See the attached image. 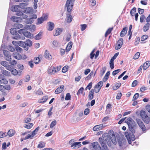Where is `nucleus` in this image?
<instances>
[{
    "instance_id": "nucleus-1",
    "label": "nucleus",
    "mask_w": 150,
    "mask_h": 150,
    "mask_svg": "<svg viewBox=\"0 0 150 150\" xmlns=\"http://www.w3.org/2000/svg\"><path fill=\"white\" fill-rule=\"evenodd\" d=\"M125 122L128 125L130 132H125V135L128 140L129 144L131 143V141H133L135 139V137L133 133L134 128L136 125V123L134 120L131 117H129L125 120Z\"/></svg>"
},
{
    "instance_id": "nucleus-2",
    "label": "nucleus",
    "mask_w": 150,
    "mask_h": 150,
    "mask_svg": "<svg viewBox=\"0 0 150 150\" xmlns=\"http://www.w3.org/2000/svg\"><path fill=\"white\" fill-rule=\"evenodd\" d=\"M103 140L105 141L104 142L109 146L111 145V141L114 144H116L117 143L115 137L113 132H112L111 134L110 132L108 134L107 133L104 134L103 135Z\"/></svg>"
},
{
    "instance_id": "nucleus-3",
    "label": "nucleus",
    "mask_w": 150,
    "mask_h": 150,
    "mask_svg": "<svg viewBox=\"0 0 150 150\" xmlns=\"http://www.w3.org/2000/svg\"><path fill=\"white\" fill-rule=\"evenodd\" d=\"M75 0H67L65 6V8H67V11L69 12H70L73 6V5Z\"/></svg>"
},
{
    "instance_id": "nucleus-4",
    "label": "nucleus",
    "mask_w": 150,
    "mask_h": 150,
    "mask_svg": "<svg viewBox=\"0 0 150 150\" xmlns=\"http://www.w3.org/2000/svg\"><path fill=\"white\" fill-rule=\"evenodd\" d=\"M140 116L144 122L148 124L149 122V119L145 111H141Z\"/></svg>"
},
{
    "instance_id": "nucleus-5",
    "label": "nucleus",
    "mask_w": 150,
    "mask_h": 150,
    "mask_svg": "<svg viewBox=\"0 0 150 150\" xmlns=\"http://www.w3.org/2000/svg\"><path fill=\"white\" fill-rule=\"evenodd\" d=\"M72 141V140H70L69 141V143L71 144V147L72 149H77L81 146V142H74L73 144H71Z\"/></svg>"
},
{
    "instance_id": "nucleus-6",
    "label": "nucleus",
    "mask_w": 150,
    "mask_h": 150,
    "mask_svg": "<svg viewBox=\"0 0 150 150\" xmlns=\"http://www.w3.org/2000/svg\"><path fill=\"white\" fill-rule=\"evenodd\" d=\"M48 18L47 15H43L42 17L39 18L38 19L37 24H40L42 23L44 21H46Z\"/></svg>"
},
{
    "instance_id": "nucleus-7",
    "label": "nucleus",
    "mask_w": 150,
    "mask_h": 150,
    "mask_svg": "<svg viewBox=\"0 0 150 150\" xmlns=\"http://www.w3.org/2000/svg\"><path fill=\"white\" fill-rule=\"evenodd\" d=\"M4 54L5 59L8 61H11V58L10 52L7 50H4Z\"/></svg>"
},
{
    "instance_id": "nucleus-8",
    "label": "nucleus",
    "mask_w": 150,
    "mask_h": 150,
    "mask_svg": "<svg viewBox=\"0 0 150 150\" xmlns=\"http://www.w3.org/2000/svg\"><path fill=\"white\" fill-rule=\"evenodd\" d=\"M123 40L122 38H120L118 41L115 46V49L117 50L121 48L122 45Z\"/></svg>"
},
{
    "instance_id": "nucleus-9",
    "label": "nucleus",
    "mask_w": 150,
    "mask_h": 150,
    "mask_svg": "<svg viewBox=\"0 0 150 150\" xmlns=\"http://www.w3.org/2000/svg\"><path fill=\"white\" fill-rule=\"evenodd\" d=\"M136 120L137 122L139 127L143 131H145L146 130V127L143 123L139 119H137Z\"/></svg>"
},
{
    "instance_id": "nucleus-10",
    "label": "nucleus",
    "mask_w": 150,
    "mask_h": 150,
    "mask_svg": "<svg viewBox=\"0 0 150 150\" xmlns=\"http://www.w3.org/2000/svg\"><path fill=\"white\" fill-rule=\"evenodd\" d=\"M91 146L95 150H101V149L99 144L97 142H94L91 144Z\"/></svg>"
},
{
    "instance_id": "nucleus-11",
    "label": "nucleus",
    "mask_w": 150,
    "mask_h": 150,
    "mask_svg": "<svg viewBox=\"0 0 150 150\" xmlns=\"http://www.w3.org/2000/svg\"><path fill=\"white\" fill-rule=\"evenodd\" d=\"M16 15L21 17V19H24L27 18L28 16L25 14H24L22 11H18L16 13Z\"/></svg>"
},
{
    "instance_id": "nucleus-12",
    "label": "nucleus",
    "mask_w": 150,
    "mask_h": 150,
    "mask_svg": "<svg viewBox=\"0 0 150 150\" xmlns=\"http://www.w3.org/2000/svg\"><path fill=\"white\" fill-rule=\"evenodd\" d=\"M57 72L56 69L54 67L51 66L48 69V73L51 74H54Z\"/></svg>"
},
{
    "instance_id": "nucleus-13",
    "label": "nucleus",
    "mask_w": 150,
    "mask_h": 150,
    "mask_svg": "<svg viewBox=\"0 0 150 150\" xmlns=\"http://www.w3.org/2000/svg\"><path fill=\"white\" fill-rule=\"evenodd\" d=\"M47 29L51 31L54 28V24L52 22H49L47 23Z\"/></svg>"
},
{
    "instance_id": "nucleus-14",
    "label": "nucleus",
    "mask_w": 150,
    "mask_h": 150,
    "mask_svg": "<svg viewBox=\"0 0 150 150\" xmlns=\"http://www.w3.org/2000/svg\"><path fill=\"white\" fill-rule=\"evenodd\" d=\"M64 88V86L63 85H61L60 87H58L55 91V93L57 94L62 92Z\"/></svg>"
},
{
    "instance_id": "nucleus-15",
    "label": "nucleus",
    "mask_w": 150,
    "mask_h": 150,
    "mask_svg": "<svg viewBox=\"0 0 150 150\" xmlns=\"http://www.w3.org/2000/svg\"><path fill=\"white\" fill-rule=\"evenodd\" d=\"M103 127V124H100L95 126L93 128V131H96L102 129Z\"/></svg>"
},
{
    "instance_id": "nucleus-16",
    "label": "nucleus",
    "mask_w": 150,
    "mask_h": 150,
    "mask_svg": "<svg viewBox=\"0 0 150 150\" xmlns=\"http://www.w3.org/2000/svg\"><path fill=\"white\" fill-rule=\"evenodd\" d=\"M11 19L13 21L16 22H21V18L19 17L13 16L11 17Z\"/></svg>"
},
{
    "instance_id": "nucleus-17",
    "label": "nucleus",
    "mask_w": 150,
    "mask_h": 150,
    "mask_svg": "<svg viewBox=\"0 0 150 150\" xmlns=\"http://www.w3.org/2000/svg\"><path fill=\"white\" fill-rule=\"evenodd\" d=\"M23 35L28 38L31 39L33 37V35L28 31L24 32Z\"/></svg>"
},
{
    "instance_id": "nucleus-18",
    "label": "nucleus",
    "mask_w": 150,
    "mask_h": 150,
    "mask_svg": "<svg viewBox=\"0 0 150 150\" xmlns=\"http://www.w3.org/2000/svg\"><path fill=\"white\" fill-rule=\"evenodd\" d=\"M13 56L14 58L18 60L21 59L22 58V57L21 55L18 53H13Z\"/></svg>"
},
{
    "instance_id": "nucleus-19",
    "label": "nucleus",
    "mask_w": 150,
    "mask_h": 150,
    "mask_svg": "<svg viewBox=\"0 0 150 150\" xmlns=\"http://www.w3.org/2000/svg\"><path fill=\"white\" fill-rule=\"evenodd\" d=\"M12 43L14 45H18L19 46H21L24 45V43L22 41H14L12 42Z\"/></svg>"
},
{
    "instance_id": "nucleus-20",
    "label": "nucleus",
    "mask_w": 150,
    "mask_h": 150,
    "mask_svg": "<svg viewBox=\"0 0 150 150\" xmlns=\"http://www.w3.org/2000/svg\"><path fill=\"white\" fill-rule=\"evenodd\" d=\"M125 141L124 139L120 138L118 139V143L120 146H121L124 144Z\"/></svg>"
},
{
    "instance_id": "nucleus-21",
    "label": "nucleus",
    "mask_w": 150,
    "mask_h": 150,
    "mask_svg": "<svg viewBox=\"0 0 150 150\" xmlns=\"http://www.w3.org/2000/svg\"><path fill=\"white\" fill-rule=\"evenodd\" d=\"M150 65V62L147 61L145 62L143 65V69L144 70L146 69Z\"/></svg>"
},
{
    "instance_id": "nucleus-22",
    "label": "nucleus",
    "mask_w": 150,
    "mask_h": 150,
    "mask_svg": "<svg viewBox=\"0 0 150 150\" xmlns=\"http://www.w3.org/2000/svg\"><path fill=\"white\" fill-rule=\"evenodd\" d=\"M31 28H35V26L34 25H26L24 27L23 29L24 30H27L29 29H31Z\"/></svg>"
},
{
    "instance_id": "nucleus-23",
    "label": "nucleus",
    "mask_w": 150,
    "mask_h": 150,
    "mask_svg": "<svg viewBox=\"0 0 150 150\" xmlns=\"http://www.w3.org/2000/svg\"><path fill=\"white\" fill-rule=\"evenodd\" d=\"M127 27H125L123 28L120 34V36L121 37H123L127 33Z\"/></svg>"
},
{
    "instance_id": "nucleus-24",
    "label": "nucleus",
    "mask_w": 150,
    "mask_h": 150,
    "mask_svg": "<svg viewBox=\"0 0 150 150\" xmlns=\"http://www.w3.org/2000/svg\"><path fill=\"white\" fill-rule=\"evenodd\" d=\"M45 57L47 59H52V56L50 54L48 51L46 50L45 52Z\"/></svg>"
},
{
    "instance_id": "nucleus-25",
    "label": "nucleus",
    "mask_w": 150,
    "mask_h": 150,
    "mask_svg": "<svg viewBox=\"0 0 150 150\" xmlns=\"http://www.w3.org/2000/svg\"><path fill=\"white\" fill-rule=\"evenodd\" d=\"M62 30L60 28H57L56 29L55 33L54 34V36H57L60 35L62 32Z\"/></svg>"
},
{
    "instance_id": "nucleus-26",
    "label": "nucleus",
    "mask_w": 150,
    "mask_h": 150,
    "mask_svg": "<svg viewBox=\"0 0 150 150\" xmlns=\"http://www.w3.org/2000/svg\"><path fill=\"white\" fill-rule=\"evenodd\" d=\"M48 96H43L42 99H40L38 100V102L39 103H45L48 99Z\"/></svg>"
},
{
    "instance_id": "nucleus-27",
    "label": "nucleus",
    "mask_w": 150,
    "mask_h": 150,
    "mask_svg": "<svg viewBox=\"0 0 150 150\" xmlns=\"http://www.w3.org/2000/svg\"><path fill=\"white\" fill-rule=\"evenodd\" d=\"M19 7L18 5H16L12 6L10 8L11 10L13 11H17L19 9Z\"/></svg>"
},
{
    "instance_id": "nucleus-28",
    "label": "nucleus",
    "mask_w": 150,
    "mask_h": 150,
    "mask_svg": "<svg viewBox=\"0 0 150 150\" xmlns=\"http://www.w3.org/2000/svg\"><path fill=\"white\" fill-rule=\"evenodd\" d=\"M72 17L70 14H67V21L68 23H70L72 21Z\"/></svg>"
},
{
    "instance_id": "nucleus-29",
    "label": "nucleus",
    "mask_w": 150,
    "mask_h": 150,
    "mask_svg": "<svg viewBox=\"0 0 150 150\" xmlns=\"http://www.w3.org/2000/svg\"><path fill=\"white\" fill-rule=\"evenodd\" d=\"M1 72L4 75L6 76H11L10 72L6 70H2Z\"/></svg>"
},
{
    "instance_id": "nucleus-30",
    "label": "nucleus",
    "mask_w": 150,
    "mask_h": 150,
    "mask_svg": "<svg viewBox=\"0 0 150 150\" xmlns=\"http://www.w3.org/2000/svg\"><path fill=\"white\" fill-rule=\"evenodd\" d=\"M99 141L102 146V147H104L105 146H106L105 143L104 142L105 141L103 140V138H99Z\"/></svg>"
},
{
    "instance_id": "nucleus-31",
    "label": "nucleus",
    "mask_w": 150,
    "mask_h": 150,
    "mask_svg": "<svg viewBox=\"0 0 150 150\" xmlns=\"http://www.w3.org/2000/svg\"><path fill=\"white\" fill-rule=\"evenodd\" d=\"M99 141L102 146V147H104L105 146H106L105 143L104 142L105 141L103 140V138H99Z\"/></svg>"
},
{
    "instance_id": "nucleus-32",
    "label": "nucleus",
    "mask_w": 150,
    "mask_h": 150,
    "mask_svg": "<svg viewBox=\"0 0 150 150\" xmlns=\"http://www.w3.org/2000/svg\"><path fill=\"white\" fill-rule=\"evenodd\" d=\"M53 47L54 48H56L59 47V44L56 40H54L52 42Z\"/></svg>"
},
{
    "instance_id": "nucleus-33",
    "label": "nucleus",
    "mask_w": 150,
    "mask_h": 150,
    "mask_svg": "<svg viewBox=\"0 0 150 150\" xmlns=\"http://www.w3.org/2000/svg\"><path fill=\"white\" fill-rule=\"evenodd\" d=\"M72 44L73 43L71 42L68 43L66 48V50L67 52H68L70 50L72 47Z\"/></svg>"
},
{
    "instance_id": "nucleus-34",
    "label": "nucleus",
    "mask_w": 150,
    "mask_h": 150,
    "mask_svg": "<svg viewBox=\"0 0 150 150\" xmlns=\"http://www.w3.org/2000/svg\"><path fill=\"white\" fill-rule=\"evenodd\" d=\"M12 37L15 39H20L21 37L18 33L17 32L14 34L13 35H12Z\"/></svg>"
},
{
    "instance_id": "nucleus-35",
    "label": "nucleus",
    "mask_w": 150,
    "mask_h": 150,
    "mask_svg": "<svg viewBox=\"0 0 150 150\" xmlns=\"http://www.w3.org/2000/svg\"><path fill=\"white\" fill-rule=\"evenodd\" d=\"M150 24L149 23L146 24L144 26L143 30L144 32H146L148 30L149 28Z\"/></svg>"
},
{
    "instance_id": "nucleus-36",
    "label": "nucleus",
    "mask_w": 150,
    "mask_h": 150,
    "mask_svg": "<svg viewBox=\"0 0 150 150\" xmlns=\"http://www.w3.org/2000/svg\"><path fill=\"white\" fill-rule=\"evenodd\" d=\"M33 124L32 123H28L24 125V127L27 129H30L33 126Z\"/></svg>"
},
{
    "instance_id": "nucleus-37",
    "label": "nucleus",
    "mask_w": 150,
    "mask_h": 150,
    "mask_svg": "<svg viewBox=\"0 0 150 150\" xmlns=\"http://www.w3.org/2000/svg\"><path fill=\"white\" fill-rule=\"evenodd\" d=\"M42 32H40L38 34L36 35L35 37V38L36 40H40L41 38Z\"/></svg>"
},
{
    "instance_id": "nucleus-38",
    "label": "nucleus",
    "mask_w": 150,
    "mask_h": 150,
    "mask_svg": "<svg viewBox=\"0 0 150 150\" xmlns=\"http://www.w3.org/2000/svg\"><path fill=\"white\" fill-rule=\"evenodd\" d=\"M14 26L16 29H19L22 28L23 25L21 23H15Z\"/></svg>"
},
{
    "instance_id": "nucleus-39",
    "label": "nucleus",
    "mask_w": 150,
    "mask_h": 150,
    "mask_svg": "<svg viewBox=\"0 0 150 150\" xmlns=\"http://www.w3.org/2000/svg\"><path fill=\"white\" fill-rule=\"evenodd\" d=\"M25 12L27 13H33V11L32 9L30 7L26 8L25 10Z\"/></svg>"
},
{
    "instance_id": "nucleus-40",
    "label": "nucleus",
    "mask_w": 150,
    "mask_h": 150,
    "mask_svg": "<svg viewBox=\"0 0 150 150\" xmlns=\"http://www.w3.org/2000/svg\"><path fill=\"white\" fill-rule=\"evenodd\" d=\"M28 4L26 3H22L19 4V5H18L19 7L21 8H23L27 6Z\"/></svg>"
},
{
    "instance_id": "nucleus-41",
    "label": "nucleus",
    "mask_w": 150,
    "mask_h": 150,
    "mask_svg": "<svg viewBox=\"0 0 150 150\" xmlns=\"http://www.w3.org/2000/svg\"><path fill=\"white\" fill-rule=\"evenodd\" d=\"M14 134V131L12 129L9 130L7 133V134L10 137L13 136Z\"/></svg>"
},
{
    "instance_id": "nucleus-42",
    "label": "nucleus",
    "mask_w": 150,
    "mask_h": 150,
    "mask_svg": "<svg viewBox=\"0 0 150 150\" xmlns=\"http://www.w3.org/2000/svg\"><path fill=\"white\" fill-rule=\"evenodd\" d=\"M24 44L26 45H27L29 46H31L32 44V42L31 40L29 39H28L26 40L25 42H24Z\"/></svg>"
},
{
    "instance_id": "nucleus-43",
    "label": "nucleus",
    "mask_w": 150,
    "mask_h": 150,
    "mask_svg": "<svg viewBox=\"0 0 150 150\" xmlns=\"http://www.w3.org/2000/svg\"><path fill=\"white\" fill-rule=\"evenodd\" d=\"M45 147V144L44 142H41L38 145V147L39 148H43Z\"/></svg>"
},
{
    "instance_id": "nucleus-44",
    "label": "nucleus",
    "mask_w": 150,
    "mask_h": 150,
    "mask_svg": "<svg viewBox=\"0 0 150 150\" xmlns=\"http://www.w3.org/2000/svg\"><path fill=\"white\" fill-rule=\"evenodd\" d=\"M11 74L14 76H16L18 74L17 71L15 69H13L11 71Z\"/></svg>"
},
{
    "instance_id": "nucleus-45",
    "label": "nucleus",
    "mask_w": 150,
    "mask_h": 150,
    "mask_svg": "<svg viewBox=\"0 0 150 150\" xmlns=\"http://www.w3.org/2000/svg\"><path fill=\"white\" fill-rule=\"evenodd\" d=\"M7 49L8 50L12 52H14L15 50L14 47L10 45L8 47Z\"/></svg>"
},
{
    "instance_id": "nucleus-46",
    "label": "nucleus",
    "mask_w": 150,
    "mask_h": 150,
    "mask_svg": "<svg viewBox=\"0 0 150 150\" xmlns=\"http://www.w3.org/2000/svg\"><path fill=\"white\" fill-rule=\"evenodd\" d=\"M112 29V28H110L107 30L105 34V37H107V36L110 33Z\"/></svg>"
},
{
    "instance_id": "nucleus-47",
    "label": "nucleus",
    "mask_w": 150,
    "mask_h": 150,
    "mask_svg": "<svg viewBox=\"0 0 150 150\" xmlns=\"http://www.w3.org/2000/svg\"><path fill=\"white\" fill-rule=\"evenodd\" d=\"M136 11V9L135 8H134L131 10L130 12V14L132 16H134L135 14V13Z\"/></svg>"
},
{
    "instance_id": "nucleus-48",
    "label": "nucleus",
    "mask_w": 150,
    "mask_h": 150,
    "mask_svg": "<svg viewBox=\"0 0 150 150\" xmlns=\"http://www.w3.org/2000/svg\"><path fill=\"white\" fill-rule=\"evenodd\" d=\"M57 124V121L56 120L53 121L50 124V127L52 128H53Z\"/></svg>"
},
{
    "instance_id": "nucleus-49",
    "label": "nucleus",
    "mask_w": 150,
    "mask_h": 150,
    "mask_svg": "<svg viewBox=\"0 0 150 150\" xmlns=\"http://www.w3.org/2000/svg\"><path fill=\"white\" fill-rule=\"evenodd\" d=\"M106 69V67H103L102 70L100 71V74L101 76H102L103 75L104 73H105Z\"/></svg>"
},
{
    "instance_id": "nucleus-50",
    "label": "nucleus",
    "mask_w": 150,
    "mask_h": 150,
    "mask_svg": "<svg viewBox=\"0 0 150 150\" xmlns=\"http://www.w3.org/2000/svg\"><path fill=\"white\" fill-rule=\"evenodd\" d=\"M10 32L11 34L12 35H13L17 32L15 28H11L10 29Z\"/></svg>"
},
{
    "instance_id": "nucleus-51",
    "label": "nucleus",
    "mask_w": 150,
    "mask_h": 150,
    "mask_svg": "<svg viewBox=\"0 0 150 150\" xmlns=\"http://www.w3.org/2000/svg\"><path fill=\"white\" fill-rule=\"evenodd\" d=\"M140 54L139 52H137L134 56L133 57V59H138L140 56Z\"/></svg>"
},
{
    "instance_id": "nucleus-52",
    "label": "nucleus",
    "mask_w": 150,
    "mask_h": 150,
    "mask_svg": "<svg viewBox=\"0 0 150 150\" xmlns=\"http://www.w3.org/2000/svg\"><path fill=\"white\" fill-rule=\"evenodd\" d=\"M140 40V38L139 37H137L135 39V42H134V45H138L139 42Z\"/></svg>"
},
{
    "instance_id": "nucleus-53",
    "label": "nucleus",
    "mask_w": 150,
    "mask_h": 150,
    "mask_svg": "<svg viewBox=\"0 0 150 150\" xmlns=\"http://www.w3.org/2000/svg\"><path fill=\"white\" fill-rule=\"evenodd\" d=\"M7 133L5 132H0V138H3L6 136Z\"/></svg>"
},
{
    "instance_id": "nucleus-54",
    "label": "nucleus",
    "mask_w": 150,
    "mask_h": 150,
    "mask_svg": "<svg viewBox=\"0 0 150 150\" xmlns=\"http://www.w3.org/2000/svg\"><path fill=\"white\" fill-rule=\"evenodd\" d=\"M139 94L138 93H135L133 96L132 100L135 101L139 97Z\"/></svg>"
},
{
    "instance_id": "nucleus-55",
    "label": "nucleus",
    "mask_w": 150,
    "mask_h": 150,
    "mask_svg": "<svg viewBox=\"0 0 150 150\" xmlns=\"http://www.w3.org/2000/svg\"><path fill=\"white\" fill-rule=\"evenodd\" d=\"M0 63L2 65L5 67H6L8 64V62L5 61H1V62Z\"/></svg>"
},
{
    "instance_id": "nucleus-56",
    "label": "nucleus",
    "mask_w": 150,
    "mask_h": 150,
    "mask_svg": "<svg viewBox=\"0 0 150 150\" xmlns=\"http://www.w3.org/2000/svg\"><path fill=\"white\" fill-rule=\"evenodd\" d=\"M89 1L91 6H94L96 4V1L95 0H89Z\"/></svg>"
},
{
    "instance_id": "nucleus-57",
    "label": "nucleus",
    "mask_w": 150,
    "mask_h": 150,
    "mask_svg": "<svg viewBox=\"0 0 150 150\" xmlns=\"http://www.w3.org/2000/svg\"><path fill=\"white\" fill-rule=\"evenodd\" d=\"M71 95L69 93H67L65 98L66 100H69L71 99Z\"/></svg>"
},
{
    "instance_id": "nucleus-58",
    "label": "nucleus",
    "mask_w": 150,
    "mask_h": 150,
    "mask_svg": "<svg viewBox=\"0 0 150 150\" xmlns=\"http://www.w3.org/2000/svg\"><path fill=\"white\" fill-rule=\"evenodd\" d=\"M1 84H6L8 83V81L6 79L4 78L1 80Z\"/></svg>"
},
{
    "instance_id": "nucleus-59",
    "label": "nucleus",
    "mask_w": 150,
    "mask_h": 150,
    "mask_svg": "<svg viewBox=\"0 0 150 150\" xmlns=\"http://www.w3.org/2000/svg\"><path fill=\"white\" fill-rule=\"evenodd\" d=\"M40 62V59L39 57H36L34 59V62L36 64H38Z\"/></svg>"
},
{
    "instance_id": "nucleus-60",
    "label": "nucleus",
    "mask_w": 150,
    "mask_h": 150,
    "mask_svg": "<svg viewBox=\"0 0 150 150\" xmlns=\"http://www.w3.org/2000/svg\"><path fill=\"white\" fill-rule=\"evenodd\" d=\"M6 67V69L9 71H11L13 69V67L10 65H9L8 64Z\"/></svg>"
},
{
    "instance_id": "nucleus-61",
    "label": "nucleus",
    "mask_w": 150,
    "mask_h": 150,
    "mask_svg": "<svg viewBox=\"0 0 150 150\" xmlns=\"http://www.w3.org/2000/svg\"><path fill=\"white\" fill-rule=\"evenodd\" d=\"M83 90H84V88L83 87H81V88H80L78 90V91L77 93V94L78 95H79V94L81 93L82 94L83 93Z\"/></svg>"
},
{
    "instance_id": "nucleus-62",
    "label": "nucleus",
    "mask_w": 150,
    "mask_h": 150,
    "mask_svg": "<svg viewBox=\"0 0 150 150\" xmlns=\"http://www.w3.org/2000/svg\"><path fill=\"white\" fill-rule=\"evenodd\" d=\"M68 66H65L62 69V71L63 73H65L68 71Z\"/></svg>"
},
{
    "instance_id": "nucleus-63",
    "label": "nucleus",
    "mask_w": 150,
    "mask_h": 150,
    "mask_svg": "<svg viewBox=\"0 0 150 150\" xmlns=\"http://www.w3.org/2000/svg\"><path fill=\"white\" fill-rule=\"evenodd\" d=\"M103 82L101 81L99 82L96 86H97L98 88H101L103 86Z\"/></svg>"
},
{
    "instance_id": "nucleus-64",
    "label": "nucleus",
    "mask_w": 150,
    "mask_h": 150,
    "mask_svg": "<svg viewBox=\"0 0 150 150\" xmlns=\"http://www.w3.org/2000/svg\"><path fill=\"white\" fill-rule=\"evenodd\" d=\"M92 85V83L91 82L86 87V89L87 90V89H88L89 90H90L91 88Z\"/></svg>"
}]
</instances>
